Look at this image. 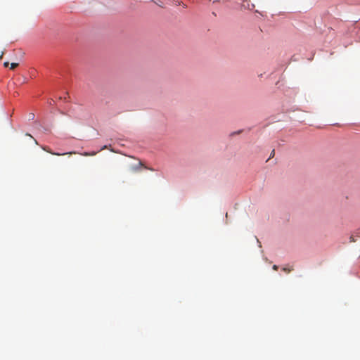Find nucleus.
Returning a JSON list of instances; mask_svg holds the SVG:
<instances>
[{
    "mask_svg": "<svg viewBox=\"0 0 360 360\" xmlns=\"http://www.w3.org/2000/svg\"><path fill=\"white\" fill-rule=\"evenodd\" d=\"M42 149L45 151H46L47 153H51L52 155H58V156H60V155H72V154H76L77 153L76 152H69V153H55V152H53L49 147L47 146H43L42 147Z\"/></svg>",
    "mask_w": 360,
    "mask_h": 360,
    "instance_id": "obj_1",
    "label": "nucleus"
},
{
    "mask_svg": "<svg viewBox=\"0 0 360 360\" xmlns=\"http://www.w3.org/2000/svg\"><path fill=\"white\" fill-rule=\"evenodd\" d=\"M142 166H143L142 162L141 161H139L138 165L131 167V169L133 171L136 172V171H139L141 167H142Z\"/></svg>",
    "mask_w": 360,
    "mask_h": 360,
    "instance_id": "obj_2",
    "label": "nucleus"
},
{
    "mask_svg": "<svg viewBox=\"0 0 360 360\" xmlns=\"http://www.w3.org/2000/svg\"><path fill=\"white\" fill-rule=\"evenodd\" d=\"M18 65L19 64L17 63H12L11 64V69H12V70L15 69V68H17L18 66Z\"/></svg>",
    "mask_w": 360,
    "mask_h": 360,
    "instance_id": "obj_3",
    "label": "nucleus"
},
{
    "mask_svg": "<svg viewBox=\"0 0 360 360\" xmlns=\"http://www.w3.org/2000/svg\"><path fill=\"white\" fill-rule=\"evenodd\" d=\"M94 155H96V153H95V152H93V153H84L83 154V155H84V156Z\"/></svg>",
    "mask_w": 360,
    "mask_h": 360,
    "instance_id": "obj_4",
    "label": "nucleus"
},
{
    "mask_svg": "<svg viewBox=\"0 0 360 360\" xmlns=\"http://www.w3.org/2000/svg\"><path fill=\"white\" fill-rule=\"evenodd\" d=\"M283 270L286 272V273H289L292 271V269H289V268H286V267H284L283 268Z\"/></svg>",
    "mask_w": 360,
    "mask_h": 360,
    "instance_id": "obj_5",
    "label": "nucleus"
},
{
    "mask_svg": "<svg viewBox=\"0 0 360 360\" xmlns=\"http://www.w3.org/2000/svg\"><path fill=\"white\" fill-rule=\"evenodd\" d=\"M274 153H275L274 150H273L271 153L270 158L273 157L274 155Z\"/></svg>",
    "mask_w": 360,
    "mask_h": 360,
    "instance_id": "obj_6",
    "label": "nucleus"
},
{
    "mask_svg": "<svg viewBox=\"0 0 360 360\" xmlns=\"http://www.w3.org/2000/svg\"><path fill=\"white\" fill-rule=\"evenodd\" d=\"M4 65L5 67H8V65H9V63L8 62H5Z\"/></svg>",
    "mask_w": 360,
    "mask_h": 360,
    "instance_id": "obj_7",
    "label": "nucleus"
},
{
    "mask_svg": "<svg viewBox=\"0 0 360 360\" xmlns=\"http://www.w3.org/2000/svg\"><path fill=\"white\" fill-rule=\"evenodd\" d=\"M273 269H274V270H277V269H278V266H276V265H274V266H273Z\"/></svg>",
    "mask_w": 360,
    "mask_h": 360,
    "instance_id": "obj_8",
    "label": "nucleus"
},
{
    "mask_svg": "<svg viewBox=\"0 0 360 360\" xmlns=\"http://www.w3.org/2000/svg\"><path fill=\"white\" fill-rule=\"evenodd\" d=\"M350 240H351V241H354V238H353V237H352V236H351V237H350Z\"/></svg>",
    "mask_w": 360,
    "mask_h": 360,
    "instance_id": "obj_9",
    "label": "nucleus"
},
{
    "mask_svg": "<svg viewBox=\"0 0 360 360\" xmlns=\"http://www.w3.org/2000/svg\"><path fill=\"white\" fill-rule=\"evenodd\" d=\"M2 55H3V52H1L0 54V58L2 57Z\"/></svg>",
    "mask_w": 360,
    "mask_h": 360,
    "instance_id": "obj_10",
    "label": "nucleus"
}]
</instances>
